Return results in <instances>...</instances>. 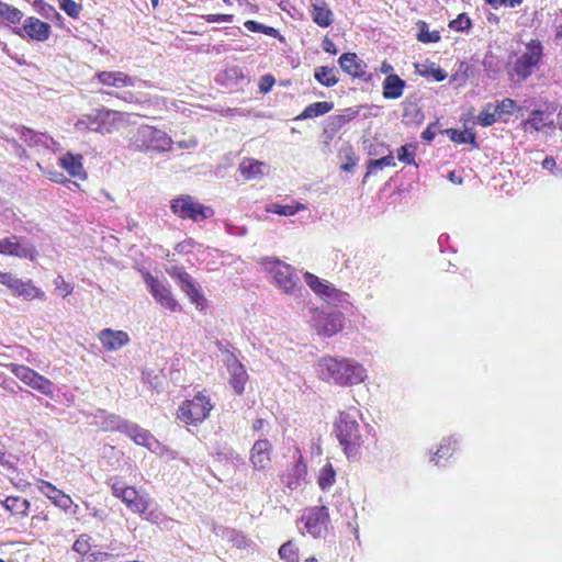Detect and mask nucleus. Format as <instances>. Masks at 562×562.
I'll return each mask as SVG.
<instances>
[{"label":"nucleus","mask_w":562,"mask_h":562,"mask_svg":"<svg viewBox=\"0 0 562 562\" xmlns=\"http://www.w3.org/2000/svg\"><path fill=\"white\" fill-rule=\"evenodd\" d=\"M317 376L328 383L351 386L367 378L366 368L358 361L341 357H323L316 363Z\"/></svg>","instance_id":"1"},{"label":"nucleus","mask_w":562,"mask_h":562,"mask_svg":"<svg viewBox=\"0 0 562 562\" xmlns=\"http://www.w3.org/2000/svg\"><path fill=\"white\" fill-rule=\"evenodd\" d=\"M360 412L356 407L339 412L335 423L334 432L349 460L357 459L363 443L361 426L358 422Z\"/></svg>","instance_id":"2"},{"label":"nucleus","mask_w":562,"mask_h":562,"mask_svg":"<svg viewBox=\"0 0 562 562\" xmlns=\"http://www.w3.org/2000/svg\"><path fill=\"white\" fill-rule=\"evenodd\" d=\"M94 418L101 429L123 432L139 446L151 449L153 443L156 442L149 431L130 420L121 418L119 415L109 414L103 409H99L97 411Z\"/></svg>","instance_id":"3"},{"label":"nucleus","mask_w":562,"mask_h":562,"mask_svg":"<svg viewBox=\"0 0 562 562\" xmlns=\"http://www.w3.org/2000/svg\"><path fill=\"white\" fill-rule=\"evenodd\" d=\"M266 270L271 276L273 283L285 294L296 295L303 289L301 280L295 269L277 258L267 259Z\"/></svg>","instance_id":"4"},{"label":"nucleus","mask_w":562,"mask_h":562,"mask_svg":"<svg viewBox=\"0 0 562 562\" xmlns=\"http://www.w3.org/2000/svg\"><path fill=\"white\" fill-rule=\"evenodd\" d=\"M172 139L164 131L149 125L139 126L131 137V146L139 151H167Z\"/></svg>","instance_id":"5"},{"label":"nucleus","mask_w":562,"mask_h":562,"mask_svg":"<svg viewBox=\"0 0 562 562\" xmlns=\"http://www.w3.org/2000/svg\"><path fill=\"white\" fill-rule=\"evenodd\" d=\"M170 209L178 217L192 220L193 222H201L214 215L211 206L198 202L191 195H180L173 199L170 203Z\"/></svg>","instance_id":"6"},{"label":"nucleus","mask_w":562,"mask_h":562,"mask_svg":"<svg viewBox=\"0 0 562 562\" xmlns=\"http://www.w3.org/2000/svg\"><path fill=\"white\" fill-rule=\"evenodd\" d=\"M212 407L210 398L199 393L179 406L177 417L187 425H198L207 418Z\"/></svg>","instance_id":"7"},{"label":"nucleus","mask_w":562,"mask_h":562,"mask_svg":"<svg viewBox=\"0 0 562 562\" xmlns=\"http://www.w3.org/2000/svg\"><path fill=\"white\" fill-rule=\"evenodd\" d=\"M304 280L315 294L326 300L329 304L339 305L345 310L350 305L349 294L336 289L328 281L322 280L310 272L304 274Z\"/></svg>","instance_id":"8"},{"label":"nucleus","mask_w":562,"mask_h":562,"mask_svg":"<svg viewBox=\"0 0 562 562\" xmlns=\"http://www.w3.org/2000/svg\"><path fill=\"white\" fill-rule=\"evenodd\" d=\"M8 368L10 369L12 374H14L27 386L42 393L45 396H48L50 398L54 397V383L44 375L38 374L33 369L23 364L11 363L8 366Z\"/></svg>","instance_id":"9"},{"label":"nucleus","mask_w":562,"mask_h":562,"mask_svg":"<svg viewBox=\"0 0 562 562\" xmlns=\"http://www.w3.org/2000/svg\"><path fill=\"white\" fill-rule=\"evenodd\" d=\"M543 56V46L540 41L531 40L526 44L524 53L516 59L514 71L516 75L526 80L530 77L536 67H538Z\"/></svg>","instance_id":"10"},{"label":"nucleus","mask_w":562,"mask_h":562,"mask_svg":"<svg viewBox=\"0 0 562 562\" xmlns=\"http://www.w3.org/2000/svg\"><path fill=\"white\" fill-rule=\"evenodd\" d=\"M313 323L318 335L330 337L344 328L345 317L339 311H317Z\"/></svg>","instance_id":"11"},{"label":"nucleus","mask_w":562,"mask_h":562,"mask_svg":"<svg viewBox=\"0 0 562 562\" xmlns=\"http://www.w3.org/2000/svg\"><path fill=\"white\" fill-rule=\"evenodd\" d=\"M145 283L151 295L161 306L170 310L171 312L180 310L179 303L173 297L168 284L159 281L149 273L145 276Z\"/></svg>","instance_id":"12"},{"label":"nucleus","mask_w":562,"mask_h":562,"mask_svg":"<svg viewBox=\"0 0 562 562\" xmlns=\"http://www.w3.org/2000/svg\"><path fill=\"white\" fill-rule=\"evenodd\" d=\"M178 280V284L181 290L187 294L190 299L191 303L195 305V307L200 311H203L207 306L206 299L202 294L200 288L195 284L192 277L182 269H175V272L171 274Z\"/></svg>","instance_id":"13"},{"label":"nucleus","mask_w":562,"mask_h":562,"mask_svg":"<svg viewBox=\"0 0 562 562\" xmlns=\"http://www.w3.org/2000/svg\"><path fill=\"white\" fill-rule=\"evenodd\" d=\"M307 532L314 538L321 537L329 524V513L326 506H316L302 518Z\"/></svg>","instance_id":"14"},{"label":"nucleus","mask_w":562,"mask_h":562,"mask_svg":"<svg viewBox=\"0 0 562 562\" xmlns=\"http://www.w3.org/2000/svg\"><path fill=\"white\" fill-rule=\"evenodd\" d=\"M338 63L344 71L348 75L359 78L366 82L372 80V74L367 72V64L361 60L355 53L342 54Z\"/></svg>","instance_id":"15"},{"label":"nucleus","mask_w":562,"mask_h":562,"mask_svg":"<svg viewBox=\"0 0 562 562\" xmlns=\"http://www.w3.org/2000/svg\"><path fill=\"white\" fill-rule=\"evenodd\" d=\"M14 33L19 36H23L25 33L31 40L44 42L49 37L50 25L37 18L30 16L24 21L23 26L16 29Z\"/></svg>","instance_id":"16"},{"label":"nucleus","mask_w":562,"mask_h":562,"mask_svg":"<svg viewBox=\"0 0 562 562\" xmlns=\"http://www.w3.org/2000/svg\"><path fill=\"white\" fill-rule=\"evenodd\" d=\"M272 445L267 439L255 441L250 450V462L256 470H265L271 462Z\"/></svg>","instance_id":"17"},{"label":"nucleus","mask_w":562,"mask_h":562,"mask_svg":"<svg viewBox=\"0 0 562 562\" xmlns=\"http://www.w3.org/2000/svg\"><path fill=\"white\" fill-rule=\"evenodd\" d=\"M227 370L229 373V384L236 394L240 395L245 391L248 381V374L245 367L234 357L227 359Z\"/></svg>","instance_id":"18"},{"label":"nucleus","mask_w":562,"mask_h":562,"mask_svg":"<svg viewBox=\"0 0 562 562\" xmlns=\"http://www.w3.org/2000/svg\"><path fill=\"white\" fill-rule=\"evenodd\" d=\"M95 77L102 85L114 88L135 87L138 82H142V80L122 71H100Z\"/></svg>","instance_id":"19"},{"label":"nucleus","mask_w":562,"mask_h":562,"mask_svg":"<svg viewBox=\"0 0 562 562\" xmlns=\"http://www.w3.org/2000/svg\"><path fill=\"white\" fill-rule=\"evenodd\" d=\"M99 340L109 351H115L128 344L130 337L123 330L104 328L99 333Z\"/></svg>","instance_id":"20"},{"label":"nucleus","mask_w":562,"mask_h":562,"mask_svg":"<svg viewBox=\"0 0 562 562\" xmlns=\"http://www.w3.org/2000/svg\"><path fill=\"white\" fill-rule=\"evenodd\" d=\"M150 495L145 490H137L133 486L127 491L126 498L122 502L135 514L144 513L150 505Z\"/></svg>","instance_id":"21"},{"label":"nucleus","mask_w":562,"mask_h":562,"mask_svg":"<svg viewBox=\"0 0 562 562\" xmlns=\"http://www.w3.org/2000/svg\"><path fill=\"white\" fill-rule=\"evenodd\" d=\"M143 519L157 525L160 529L171 530L176 524L170 517H167L155 503L154 499H150V505L144 513L138 514Z\"/></svg>","instance_id":"22"},{"label":"nucleus","mask_w":562,"mask_h":562,"mask_svg":"<svg viewBox=\"0 0 562 562\" xmlns=\"http://www.w3.org/2000/svg\"><path fill=\"white\" fill-rule=\"evenodd\" d=\"M19 131L21 134V138L29 146H41L43 148L50 150H55L56 146H58L57 142H55L53 137L45 133H37L25 126H21Z\"/></svg>","instance_id":"23"},{"label":"nucleus","mask_w":562,"mask_h":562,"mask_svg":"<svg viewBox=\"0 0 562 562\" xmlns=\"http://www.w3.org/2000/svg\"><path fill=\"white\" fill-rule=\"evenodd\" d=\"M238 170L245 180H258L267 173L268 165L254 158H244Z\"/></svg>","instance_id":"24"},{"label":"nucleus","mask_w":562,"mask_h":562,"mask_svg":"<svg viewBox=\"0 0 562 562\" xmlns=\"http://www.w3.org/2000/svg\"><path fill=\"white\" fill-rule=\"evenodd\" d=\"M89 539L90 538L87 535L79 536L72 544L74 551L86 555L82 562H105L111 557V554L106 552L98 551L87 555L90 548Z\"/></svg>","instance_id":"25"},{"label":"nucleus","mask_w":562,"mask_h":562,"mask_svg":"<svg viewBox=\"0 0 562 562\" xmlns=\"http://www.w3.org/2000/svg\"><path fill=\"white\" fill-rule=\"evenodd\" d=\"M405 87V80L397 75L391 74L385 77L382 83V94L385 99L395 100L402 97Z\"/></svg>","instance_id":"26"},{"label":"nucleus","mask_w":562,"mask_h":562,"mask_svg":"<svg viewBox=\"0 0 562 562\" xmlns=\"http://www.w3.org/2000/svg\"><path fill=\"white\" fill-rule=\"evenodd\" d=\"M38 490L41 491L42 494L52 499L53 503L61 509L66 510L72 504V501L68 495L64 494L49 482L42 481L38 486Z\"/></svg>","instance_id":"27"},{"label":"nucleus","mask_w":562,"mask_h":562,"mask_svg":"<svg viewBox=\"0 0 562 562\" xmlns=\"http://www.w3.org/2000/svg\"><path fill=\"white\" fill-rule=\"evenodd\" d=\"M311 15L313 21L321 27H328L334 21V13L323 0L312 3Z\"/></svg>","instance_id":"28"},{"label":"nucleus","mask_w":562,"mask_h":562,"mask_svg":"<svg viewBox=\"0 0 562 562\" xmlns=\"http://www.w3.org/2000/svg\"><path fill=\"white\" fill-rule=\"evenodd\" d=\"M59 164L71 177H76L79 179L86 178L81 155H74L71 153H67L59 158Z\"/></svg>","instance_id":"29"},{"label":"nucleus","mask_w":562,"mask_h":562,"mask_svg":"<svg viewBox=\"0 0 562 562\" xmlns=\"http://www.w3.org/2000/svg\"><path fill=\"white\" fill-rule=\"evenodd\" d=\"M360 113V108H346L339 114L327 119V127L330 132H338L344 125L356 119Z\"/></svg>","instance_id":"30"},{"label":"nucleus","mask_w":562,"mask_h":562,"mask_svg":"<svg viewBox=\"0 0 562 562\" xmlns=\"http://www.w3.org/2000/svg\"><path fill=\"white\" fill-rule=\"evenodd\" d=\"M99 122L101 123V134H110L119 128L123 119V113L109 109L99 110Z\"/></svg>","instance_id":"31"},{"label":"nucleus","mask_w":562,"mask_h":562,"mask_svg":"<svg viewBox=\"0 0 562 562\" xmlns=\"http://www.w3.org/2000/svg\"><path fill=\"white\" fill-rule=\"evenodd\" d=\"M265 210L267 213L293 216L297 212L306 210V205L297 201H293L291 204L269 203L266 205Z\"/></svg>","instance_id":"32"},{"label":"nucleus","mask_w":562,"mask_h":562,"mask_svg":"<svg viewBox=\"0 0 562 562\" xmlns=\"http://www.w3.org/2000/svg\"><path fill=\"white\" fill-rule=\"evenodd\" d=\"M546 112L542 110H533L530 116L521 122L522 130L529 133H538L546 125H552L553 122L546 123Z\"/></svg>","instance_id":"33"},{"label":"nucleus","mask_w":562,"mask_h":562,"mask_svg":"<svg viewBox=\"0 0 562 562\" xmlns=\"http://www.w3.org/2000/svg\"><path fill=\"white\" fill-rule=\"evenodd\" d=\"M334 108L333 102L319 101L307 105L303 112L296 117V120L314 119L324 115L331 111Z\"/></svg>","instance_id":"34"},{"label":"nucleus","mask_w":562,"mask_h":562,"mask_svg":"<svg viewBox=\"0 0 562 562\" xmlns=\"http://www.w3.org/2000/svg\"><path fill=\"white\" fill-rule=\"evenodd\" d=\"M99 110L92 113L82 115L76 123L78 131H92L97 133L102 132L101 123L99 122Z\"/></svg>","instance_id":"35"},{"label":"nucleus","mask_w":562,"mask_h":562,"mask_svg":"<svg viewBox=\"0 0 562 562\" xmlns=\"http://www.w3.org/2000/svg\"><path fill=\"white\" fill-rule=\"evenodd\" d=\"M2 505L11 514L20 516H26L30 508L29 501L21 498L19 496H8L2 502Z\"/></svg>","instance_id":"36"},{"label":"nucleus","mask_w":562,"mask_h":562,"mask_svg":"<svg viewBox=\"0 0 562 562\" xmlns=\"http://www.w3.org/2000/svg\"><path fill=\"white\" fill-rule=\"evenodd\" d=\"M336 72L337 70L335 68L319 66L315 68L314 77L321 85L325 87H333L338 82Z\"/></svg>","instance_id":"37"},{"label":"nucleus","mask_w":562,"mask_h":562,"mask_svg":"<svg viewBox=\"0 0 562 562\" xmlns=\"http://www.w3.org/2000/svg\"><path fill=\"white\" fill-rule=\"evenodd\" d=\"M13 256L24 259L34 260L37 256L35 246L29 241L25 237H19L18 244L15 245V251Z\"/></svg>","instance_id":"38"},{"label":"nucleus","mask_w":562,"mask_h":562,"mask_svg":"<svg viewBox=\"0 0 562 562\" xmlns=\"http://www.w3.org/2000/svg\"><path fill=\"white\" fill-rule=\"evenodd\" d=\"M457 443V439L449 437L442 439L440 442V446L434 457L430 459L431 462H434L436 465H440L441 459H447L452 454L454 451V445Z\"/></svg>","instance_id":"39"},{"label":"nucleus","mask_w":562,"mask_h":562,"mask_svg":"<svg viewBox=\"0 0 562 562\" xmlns=\"http://www.w3.org/2000/svg\"><path fill=\"white\" fill-rule=\"evenodd\" d=\"M336 482V472L331 463L327 462L318 473L317 483L323 491L329 490Z\"/></svg>","instance_id":"40"},{"label":"nucleus","mask_w":562,"mask_h":562,"mask_svg":"<svg viewBox=\"0 0 562 562\" xmlns=\"http://www.w3.org/2000/svg\"><path fill=\"white\" fill-rule=\"evenodd\" d=\"M494 110L495 106L493 103H486L476 117L477 124L483 127L493 125L499 119L498 114L495 113Z\"/></svg>","instance_id":"41"},{"label":"nucleus","mask_w":562,"mask_h":562,"mask_svg":"<svg viewBox=\"0 0 562 562\" xmlns=\"http://www.w3.org/2000/svg\"><path fill=\"white\" fill-rule=\"evenodd\" d=\"M395 161L392 154H389L380 159H370L367 165V173L364 176V180L372 173L378 170H382L384 167H394Z\"/></svg>","instance_id":"42"},{"label":"nucleus","mask_w":562,"mask_h":562,"mask_svg":"<svg viewBox=\"0 0 562 562\" xmlns=\"http://www.w3.org/2000/svg\"><path fill=\"white\" fill-rule=\"evenodd\" d=\"M447 133L452 142L459 144H471L473 147L477 146L475 142V134L473 132L450 128L447 130Z\"/></svg>","instance_id":"43"},{"label":"nucleus","mask_w":562,"mask_h":562,"mask_svg":"<svg viewBox=\"0 0 562 562\" xmlns=\"http://www.w3.org/2000/svg\"><path fill=\"white\" fill-rule=\"evenodd\" d=\"M244 26L250 31L256 33H263L266 35H269L271 37L280 38L282 40V36L280 35L279 31L272 26H267L265 24H261L254 20H248L244 23Z\"/></svg>","instance_id":"44"},{"label":"nucleus","mask_w":562,"mask_h":562,"mask_svg":"<svg viewBox=\"0 0 562 562\" xmlns=\"http://www.w3.org/2000/svg\"><path fill=\"white\" fill-rule=\"evenodd\" d=\"M0 16L12 23V24H16V23H20V21L22 20L23 18V13L16 9L15 7H12L5 2H0Z\"/></svg>","instance_id":"45"},{"label":"nucleus","mask_w":562,"mask_h":562,"mask_svg":"<svg viewBox=\"0 0 562 562\" xmlns=\"http://www.w3.org/2000/svg\"><path fill=\"white\" fill-rule=\"evenodd\" d=\"M419 32L417 38L423 43H437L440 40V33L438 31H429L425 22L418 23Z\"/></svg>","instance_id":"46"},{"label":"nucleus","mask_w":562,"mask_h":562,"mask_svg":"<svg viewBox=\"0 0 562 562\" xmlns=\"http://www.w3.org/2000/svg\"><path fill=\"white\" fill-rule=\"evenodd\" d=\"M34 7L35 10L45 19L53 20L55 18H61L53 5L44 2L43 0L35 1Z\"/></svg>","instance_id":"47"},{"label":"nucleus","mask_w":562,"mask_h":562,"mask_svg":"<svg viewBox=\"0 0 562 562\" xmlns=\"http://www.w3.org/2000/svg\"><path fill=\"white\" fill-rule=\"evenodd\" d=\"M24 281L8 272L0 271V283L8 286L13 294H18Z\"/></svg>","instance_id":"48"},{"label":"nucleus","mask_w":562,"mask_h":562,"mask_svg":"<svg viewBox=\"0 0 562 562\" xmlns=\"http://www.w3.org/2000/svg\"><path fill=\"white\" fill-rule=\"evenodd\" d=\"M279 555L286 562H299L297 550L291 541H288L280 547Z\"/></svg>","instance_id":"49"},{"label":"nucleus","mask_w":562,"mask_h":562,"mask_svg":"<svg viewBox=\"0 0 562 562\" xmlns=\"http://www.w3.org/2000/svg\"><path fill=\"white\" fill-rule=\"evenodd\" d=\"M59 8L70 18H78L82 5L74 0H57Z\"/></svg>","instance_id":"50"},{"label":"nucleus","mask_w":562,"mask_h":562,"mask_svg":"<svg viewBox=\"0 0 562 562\" xmlns=\"http://www.w3.org/2000/svg\"><path fill=\"white\" fill-rule=\"evenodd\" d=\"M494 112L497 113L498 117L501 119L503 115H510L516 109L517 104L515 100L505 98L501 102L494 104Z\"/></svg>","instance_id":"51"},{"label":"nucleus","mask_w":562,"mask_h":562,"mask_svg":"<svg viewBox=\"0 0 562 562\" xmlns=\"http://www.w3.org/2000/svg\"><path fill=\"white\" fill-rule=\"evenodd\" d=\"M449 27L458 32H467L472 27V22L465 13H460L449 23Z\"/></svg>","instance_id":"52"},{"label":"nucleus","mask_w":562,"mask_h":562,"mask_svg":"<svg viewBox=\"0 0 562 562\" xmlns=\"http://www.w3.org/2000/svg\"><path fill=\"white\" fill-rule=\"evenodd\" d=\"M16 295L22 296L25 300H32L43 296L44 293L34 286L31 282H23Z\"/></svg>","instance_id":"53"},{"label":"nucleus","mask_w":562,"mask_h":562,"mask_svg":"<svg viewBox=\"0 0 562 562\" xmlns=\"http://www.w3.org/2000/svg\"><path fill=\"white\" fill-rule=\"evenodd\" d=\"M108 484L111 486L112 493L115 497L123 501L126 498L127 491L131 488V486H126L123 482L116 480V479H110Z\"/></svg>","instance_id":"54"},{"label":"nucleus","mask_w":562,"mask_h":562,"mask_svg":"<svg viewBox=\"0 0 562 562\" xmlns=\"http://www.w3.org/2000/svg\"><path fill=\"white\" fill-rule=\"evenodd\" d=\"M397 158L400 161L411 165L414 162V153L412 150V146L404 145L401 146L397 150Z\"/></svg>","instance_id":"55"},{"label":"nucleus","mask_w":562,"mask_h":562,"mask_svg":"<svg viewBox=\"0 0 562 562\" xmlns=\"http://www.w3.org/2000/svg\"><path fill=\"white\" fill-rule=\"evenodd\" d=\"M54 284H55L56 290L63 297L70 294L74 290V288L68 282H66L61 276H58L54 280Z\"/></svg>","instance_id":"56"},{"label":"nucleus","mask_w":562,"mask_h":562,"mask_svg":"<svg viewBox=\"0 0 562 562\" xmlns=\"http://www.w3.org/2000/svg\"><path fill=\"white\" fill-rule=\"evenodd\" d=\"M494 9H498L499 7L506 8H516L521 4L522 0H484Z\"/></svg>","instance_id":"57"},{"label":"nucleus","mask_w":562,"mask_h":562,"mask_svg":"<svg viewBox=\"0 0 562 562\" xmlns=\"http://www.w3.org/2000/svg\"><path fill=\"white\" fill-rule=\"evenodd\" d=\"M225 231L233 236H245L247 234L246 226H238L232 223H225Z\"/></svg>","instance_id":"58"},{"label":"nucleus","mask_w":562,"mask_h":562,"mask_svg":"<svg viewBox=\"0 0 562 562\" xmlns=\"http://www.w3.org/2000/svg\"><path fill=\"white\" fill-rule=\"evenodd\" d=\"M274 85V78L271 75H266L261 78L259 89L261 92L267 93Z\"/></svg>","instance_id":"59"},{"label":"nucleus","mask_w":562,"mask_h":562,"mask_svg":"<svg viewBox=\"0 0 562 562\" xmlns=\"http://www.w3.org/2000/svg\"><path fill=\"white\" fill-rule=\"evenodd\" d=\"M194 245H195V241L190 238V239H186V240L177 244L175 249L179 254H189V252H191V250L194 247Z\"/></svg>","instance_id":"60"},{"label":"nucleus","mask_w":562,"mask_h":562,"mask_svg":"<svg viewBox=\"0 0 562 562\" xmlns=\"http://www.w3.org/2000/svg\"><path fill=\"white\" fill-rule=\"evenodd\" d=\"M306 474V467L301 461H297L292 469V473L289 475H292L293 477H296V480H302L304 475Z\"/></svg>","instance_id":"61"},{"label":"nucleus","mask_w":562,"mask_h":562,"mask_svg":"<svg viewBox=\"0 0 562 562\" xmlns=\"http://www.w3.org/2000/svg\"><path fill=\"white\" fill-rule=\"evenodd\" d=\"M207 22L211 23H221V22H232L233 15L231 14H210L206 18Z\"/></svg>","instance_id":"62"},{"label":"nucleus","mask_w":562,"mask_h":562,"mask_svg":"<svg viewBox=\"0 0 562 562\" xmlns=\"http://www.w3.org/2000/svg\"><path fill=\"white\" fill-rule=\"evenodd\" d=\"M323 49L326 52V53H330L333 55H336L337 54V48H336V45L335 43L328 38V37H325L324 41H323Z\"/></svg>","instance_id":"63"},{"label":"nucleus","mask_w":562,"mask_h":562,"mask_svg":"<svg viewBox=\"0 0 562 562\" xmlns=\"http://www.w3.org/2000/svg\"><path fill=\"white\" fill-rule=\"evenodd\" d=\"M555 165V159L552 156L546 157L542 161V168L550 171H553Z\"/></svg>","instance_id":"64"}]
</instances>
